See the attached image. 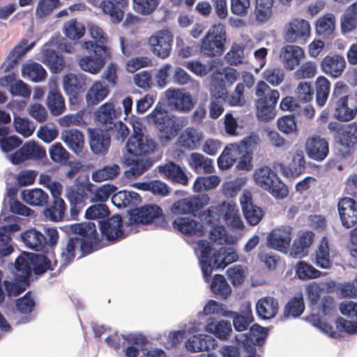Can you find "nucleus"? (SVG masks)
<instances>
[{"mask_svg":"<svg viewBox=\"0 0 357 357\" xmlns=\"http://www.w3.org/2000/svg\"><path fill=\"white\" fill-rule=\"evenodd\" d=\"M71 231L82 238L70 237L63 243L61 251V266L64 267L70 264L75 257L78 247L84 255H89L96 250L100 239L95 223L91 222L75 223L70 226Z\"/></svg>","mask_w":357,"mask_h":357,"instance_id":"1","label":"nucleus"},{"mask_svg":"<svg viewBox=\"0 0 357 357\" xmlns=\"http://www.w3.org/2000/svg\"><path fill=\"white\" fill-rule=\"evenodd\" d=\"M227 40L225 27L222 24L213 25L202 38L199 52L204 56L213 58L221 56L225 52Z\"/></svg>","mask_w":357,"mask_h":357,"instance_id":"2","label":"nucleus"},{"mask_svg":"<svg viewBox=\"0 0 357 357\" xmlns=\"http://www.w3.org/2000/svg\"><path fill=\"white\" fill-rule=\"evenodd\" d=\"M255 94L259 97L257 100V116L261 121H267L276 115L275 106L280 98L278 90L271 89L264 81L257 83Z\"/></svg>","mask_w":357,"mask_h":357,"instance_id":"3","label":"nucleus"},{"mask_svg":"<svg viewBox=\"0 0 357 357\" xmlns=\"http://www.w3.org/2000/svg\"><path fill=\"white\" fill-rule=\"evenodd\" d=\"M158 130V135L162 144L167 143L174 138L181 130V125L176 117L157 105L150 114Z\"/></svg>","mask_w":357,"mask_h":357,"instance_id":"4","label":"nucleus"},{"mask_svg":"<svg viewBox=\"0 0 357 357\" xmlns=\"http://www.w3.org/2000/svg\"><path fill=\"white\" fill-rule=\"evenodd\" d=\"M328 128L337 134V143L340 145V153L342 158L351 155L357 144V123L354 122L344 126L331 121Z\"/></svg>","mask_w":357,"mask_h":357,"instance_id":"5","label":"nucleus"},{"mask_svg":"<svg viewBox=\"0 0 357 357\" xmlns=\"http://www.w3.org/2000/svg\"><path fill=\"white\" fill-rule=\"evenodd\" d=\"M256 183L269 192L276 198L283 199L288 195L289 190L277 174L268 167H262L254 174Z\"/></svg>","mask_w":357,"mask_h":357,"instance_id":"6","label":"nucleus"},{"mask_svg":"<svg viewBox=\"0 0 357 357\" xmlns=\"http://www.w3.org/2000/svg\"><path fill=\"white\" fill-rule=\"evenodd\" d=\"M82 47L87 50H93L96 57L85 56L80 58V68L91 74L98 73L105 66L106 59L110 57V49L107 46H97L91 40L84 42Z\"/></svg>","mask_w":357,"mask_h":357,"instance_id":"7","label":"nucleus"},{"mask_svg":"<svg viewBox=\"0 0 357 357\" xmlns=\"http://www.w3.org/2000/svg\"><path fill=\"white\" fill-rule=\"evenodd\" d=\"M210 102L208 105L209 116L213 119H218L224 112V104L226 102L227 90L222 74L213 75Z\"/></svg>","mask_w":357,"mask_h":357,"instance_id":"8","label":"nucleus"},{"mask_svg":"<svg viewBox=\"0 0 357 357\" xmlns=\"http://www.w3.org/2000/svg\"><path fill=\"white\" fill-rule=\"evenodd\" d=\"M310 22L302 18H294L284 28L283 37L286 42L305 45L310 37Z\"/></svg>","mask_w":357,"mask_h":357,"instance_id":"9","label":"nucleus"},{"mask_svg":"<svg viewBox=\"0 0 357 357\" xmlns=\"http://www.w3.org/2000/svg\"><path fill=\"white\" fill-rule=\"evenodd\" d=\"M128 152L135 156L146 157L153 153L157 144L153 139L142 132H135L128 138L126 144Z\"/></svg>","mask_w":357,"mask_h":357,"instance_id":"10","label":"nucleus"},{"mask_svg":"<svg viewBox=\"0 0 357 357\" xmlns=\"http://www.w3.org/2000/svg\"><path fill=\"white\" fill-rule=\"evenodd\" d=\"M209 199L206 194L181 199L173 204L172 211L175 214H191L196 216L197 213L208 204Z\"/></svg>","mask_w":357,"mask_h":357,"instance_id":"11","label":"nucleus"},{"mask_svg":"<svg viewBox=\"0 0 357 357\" xmlns=\"http://www.w3.org/2000/svg\"><path fill=\"white\" fill-rule=\"evenodd\" d=\"M172 43L173 36L167 30L158 31L149 39V43L153 54L162 59L169 56Z\"/></svg>","mask_w":357,"mask_h":357,"instance_id":"12","label":"nucleus"},{"mask_svg":"<svg viewBox=\"0 0 357 357\" xmlns=\"http://www.w3.org/2000/svg\"><path fill=\"white\" fill-rule=\"evenodd\" d=\"M46 156L43 148L35 142H26L20 149L10 155V160L14 165H19L29 160H40Z\"/></svg>","mask_w":357,"mask_h":357,"instance_id":"13","label":"nucleus"},{"mask_svg":"<svg viewBox=\"0 0 357 357\" xmlns=\"http://www.w3.org/2000/svg\"><path fill=\"white\" fill-rule=\"evenodd\" d=\"M292 229L282 227L273 229L267 236V246L282 253H287L291 241Z\"/></svg>","mask_w":357,"mask_h":357,"instance_id":"14","label":"nucleus"},{"mask_svg":"<svg viewBox=\"0 0 357 357\" xmlns=\"http://www.w3.org/2000/svg\"><path fill=\"white\" fill-rule=\"evenodd\" d=\"M305 150L309 158L321 162L326 158L329 153V143L325 138L319 135H313L307 139Z\"/></svg>","mask_w":357,"mask_h":357,"instance_id":"15","label":"nucleus"},{"mask_svg":"<svg viewBox=\"0 0 357 357\" xmlns=\"http://www.w3.org/2000/svg\"><path fill=\"white\" fill-rule=\"evenodd\" d=\"M337 209L344 227L350 229L357 224V202L353 198L340 199Z\"/></svg>","mask_w":357,"mask_h":357,"instance_id":"16","label":"nucleus"},{"mask_svg":"<svg viewBox=\"0 0 357 357\" xmlns=\"http://www.w3.org/2000/svg\"><path fill=\"white\" fill-rule=\"evenodd\" d=\"M123 219L120 215L116 214L106 220L100 221V229L102 236L108 241H114L125 237L123 229Z\"/></svg>","mask_w":357,"mask_h":357,"instance_id":"17","label":"nucleus"},{"mask_svg":"<svg viewBox=\"0 0 357 357\" xmlns=\"http://www.w3.org/2000/svg\"><path fill=\"white\" fill-rule=\"evenodd\" d=\"M169 106L179 112H188L195 105L191 95L180 89H168L165 92Z\"/></svg>","mask_w":357,"mask_h":357,"instance_id":"18","label":"nucleus"},{"mask_svg":"<svg viewBox=\"0 0 357 357\" xmlns=\"http://www.w3.org/2000/svg\"><path fill=\"white\" fill-rule=\"evenodd\" d=\"M306 161L302 151H296L288 164L281 163L280 169L282 174L286 178H295L305 172Z\"/></svg>","mask_w":357,"mask_h":357,"instance_id":"19","label":"nucleus"},{"mask_svg":"<svg viewBox=\"0 0 357 357\" xmlns=\"http://www.w3.org/2000/svg\"><path fill=\"white\" fill-rule=\"evenodd\" d=\"M121 115V108H116L112 102L108 101L102 104L97 110L96 119L107 130H113L114 126H115L117 122V118Z\"/></svg>","mask_w":357,"mask_h":357,"instance_id":"20","label":"nucleus"},{"mask_svg":"<svg viewBox=\"0 0 357 357\" xmlns=\"http://www.w3.org/2000/svg\"><path fill=\"white\" fill-rule=\"evenodd\" d=\"M89 144L91 151L96 154H105L110 146L111 137L107 130L100 128L89 130Z\"/></svg>","mask_w":357,"mask_h":357,"instance_id":"21","label":"nucleus"},{"mask_svg":"<svg viewBox=\"0 0 357 357\" xmlns=\"http://www.w3.org/2000/svg\"><path fill=\"white\" fill-rule=\"evenodd\" d=\"M304 56L303 48L294 45H284L280 53V59L284 67L288 70H292L299 66Z\"/></svg>","mask_w":357,"mask_h":357,"instance_id":"22","label":"nucleus"},{"mask_svg":"<svg viewBox=\"0 0 357 357\" xmlns=\"http://www.w3.org/2000/svg\"><path fill=\"white\" fill-rule=\"evenodd\" d=\"M87 89L86 77L82 75L67 74L63 77V89L70 98L78 99Z\"/></svg>","mask_w":357,"mask_h":357,"instance_id":"23","label":"nucleus"},{"mask_svg":"<svg viewBox=\"0 0 357 357\" xmlns=\"http://www.w3.org/2000/svg\"><path fill=\"white\" fill-rule=\"evenodd\" d=\"M241 204L244 217L250 225H257L264 216L261 208L252 203V195L250 192L243 193L241 198Z\"/></svg>","mask_w":357,"mask_h":357,"instance_id":"24","label":"nucleus"},{"mask_svg":"<svg viewBox=\"0 0 357 357\" xmlns=\"http://www.w3.org/2000/svg\"><path fill=\"white\" fill-rule=\"evenodd\" d=\"M321 69L333 78L340 77L346 67V61L342 56L335 54L326 56L321 61Z\"/></svg>","mask_w":357,"mask_h":357,"instance_id":"25","label":"nucleus"},{"mask_svg":"<svg viewBox=\"0 0 357 357\" xmlns=\"http://www.w3.org/2000/svg\"><path fill=\"white\" fill-rule=\"evenodd\" d=\"M158 172L167 179L178 184L186 185L188 183V177L178 164L169 161L162 165L158 166Z\"/></svg>","mask_w":357,"mask_h":357,"instance_id":"26","label":"nucleus"},{"mask_svg":"<svg viewBox=\"0 0 357 357\" xmlns=\"http://www.w3.org/2000/svg\"><path fill=\"white\" fill-rule=\"evenodd\" d=\"M66 197L70 202V216L75 220L85 204L87 197L85 189L82 186L70 187L67 190Z\"/></svg>","mask_w":357,"mask_h":357,"instance_id":"27","label":"nucleus"},{"mask_svg":"<svg viewBox=\"0 0 357 357\" xmlns=\"http://www.w3.org/2000/svg\"><path fill=\"white\" fill-rule=\"evenodd\" d=\"M128 0H103L100 2L99 8L102 12L109 15L111 21L119 24L124 17L123 8L127 6Z\"/></svg>","mask_w":357,"mask_h":357,"instance_id":"28","label":"nucleus"},{"mask_svg":"<svg viewBox=\"0 0 357 357\" xmlns=\"http://www.w3.org/2000/svg\"><path fill=\"white\" fill-rule=\"evenodd\" d=\"M349 97L339 99L336 102L329 105L333 109V116L342 122H349L357 115V105L349 107Z\"/></svg>","mask_w":357,"mask_h":357,"instance_id":"29","label":"nucleus"},{"mask_svg":"<svg viewBox=\"0 0 357 357\" xmlns=\"http://www.w3.org/2000/svg\"><path fill=\"white\" fill-rule=\"evenodd\" d=\"M185 347L191 352L209 351L217 347V342L211 336L205 334L194 335L188 339Z\"/></svg>","mask_w":357,"mask_h":357,"instance_id":"30","label":"nucleus"},{"mask_svg":"<svg viewBox=\"0 0 357 357\" xmlns=\"http://www.w3.org/2000/svg\"><path fill=\"white\" fill-rule=\"evenodd\" d=\"M197 245L200 251L199 263L203 276L205 281L208 282L213 271L212 247L206 240H199L197 243Z\"/></svg>","mask_w":357,"mask_h":357,"instance_id":"31","label":"nucleus"},{"mask_svg":"<svg viewBox=\"0 0 357 357\" xmlns=\"http://www.w3.org/2000/svg\"><path fill=\"white\" fill-rule=\"evenodd\" d=\"M279 310V304L273 296H265L258 300L256 303L257 316L264 320L274 318Z\"/></svg>","mask_w":357,"mask_h":357,"instance_id":"32","label":"nucleus"},{"mask_svg":"<svg viewBox=\"0 0 357 357\" xmlns=\"http://www.w3.org/2000/svg\"><path fill=\"white\" fill-rule=\"evenodd\" d=\"M174 227L188 236H202L204 234L203 225L189 218H177L173 222Z\"/></svg>","mask_w":357,"mask_h":357,"instance_id":"33","label":"nucleus"},{"mask_svg":"<svg viewBox=\"0 0 357 357\" xmlns=\"http://www.w3.org/2000/svg\"><path fill=\"white\" fill-rule=\"evenodd\" d=\"M20 229L17 223L3 225L0 227V258L7 257L12 254L14 248L11 244V234Z\"/></svg>","mask_w":357,"mask_h":357,"instance_id":"34","label":"nucleus"},{"mask_svg":"<svg viewBox=\"0 0 357 357\" xmlns=\"http://www.w3.org/2000/svg\"><path fill=\"white\" fill-rule=\"evenodd\" d=\"M21 238L26 248L34 251H43L47 245L45 236L36 229H30L21 234Z\"/></svg>","mask_w":357,"mask_h":357,"instance_id":"35","label":"nucleus"},{"mask_svg":"<svg viewBox=\"0 0 357 357\" xmlns=\"http://www.w3.org/2000/svg\"><path fill=\"white\" fill-rule=\"evenodd\" d=\"M314 234L307 231L296 239L291 246L290 255L294 258H302L308 254L309 248L313 243Z\"/></svg>","mask_w":357,"mask_h":357,"instance_id":"36","label":"nucleus"},{"mask_svg":"<svg viewBox=\"0 0 357 357\" xmlns=\"http://www.w3.org/2000/svg\"><path fill=\"white\" fill-rule=\"evenodd\" d=\"M135 222L149 224L162 216V210L155 204L145 205L136 210L132 214Z\"/></svg>","mask_w":357,"mask_h":357,"instance_id":"37","label":"nucleus"},{"mask_svg":"<svg viewBox=\"0 0 357 357\" xmlns=\"http://www.w3.org/2000/svg\"><path fill=\"white\" fill-rule=\"evenodd\" d=\"M203 138L202 134L193 127L185 129L178 138V144L181 148L193 150L199 145Z\"/></svg>","mask_w":357,"mask_h":357,"instance_id":"38","label":"nucleus"},{"mask_svg":"<svg viewBox=\"0 0 357 357\" xmlns=\"http://www.w3.org/2000/svg\"><path fill=\"white\" fill-rule=\"evenodd\" d=\"M61 139L75 153H80L84 147V135L77 129L63 130L61 132Z\"/></svg>","mask_w":357,"mask_h":357,"instance_id":"39","label":"nucleus"},{"mask_svg":"<svg viewBox=\"0 0 357 357\" xmlns=\"http://www.w3.org/2000/svg\"><path fill=\"white\" fill-rule=\"evenodd\" d=\"M46 105L53 116H59L66 110L65 99L61 93L57 89H52L49 91Z\"/></svg>","mask_w":357,"mask_h":357,"instance_id":"40","label":"nucleus"},{"mask_svg":"<svg viewBox=\"0 0 357 357\" xmlns=\"http://www.w3.org/2000/svg\"><path fill=\"white\" fill-rule=\"evenodd\" d=\"M32 262L31 259L27 256H19L15 261V279L19 282L28 284L29 278L31 276Z\"/></svg>","mask_w":357,"mask_h":357,"instance_id":"41","label":"nucleus"},{"mask_svg":"<svg viewBox=\"0 0 357 357\" xmlns=\"http://www.w3.org/2000/svg\"><path fill=\"white\" fill-rule=\"evenodd\" d=\"M331 83L324 76L320 75L314 82V93L317 106H324L328 99L331 92Z\"/></svg>","mask_w":357,"mask_h":357,"instance_id":"42","label":"nucleus"},{"mask_svg":"<svg viewBox=\"0 0 357 357\" xmlns=\"http://www.w3.org/2000/svg\"><path fill=\"white\" fill-rule=\"evenodd\" d=\"M141 201L139 195L134 191L121 190L112 197V203L119 208L136 206Z\"/></svg>","mask_w":357,"mask_h":357,"instance_id":"43","label":"nucleus"},{"mask_svg":"<svg viewBox=\"0 0 357 357\" xmlns=\"http://www.w3.org/2000/svg\"><path fill=\"white\" fill-rule=\"evenodd\" d=\"M189 165L197 173L211 174L214 171L213 160L196 152L190 155Z\"/></svg>","mask_w":357,"mask_h":357,"instance_id":"44","label":"nucleus"},{"mask_svg":"<svg viewBox=\"0 0 357 357\" xmlns=\"http://www.w3.org/2000/svg\"><path fill=\"white\" fill-rule=\"evenodd\" d=\"M240 146L237 144H231L229 146H226L218 158V165L220 169H227L230 168L238 160V156L241 153Z\"/></svg>","mask_w":357,"mask_h":357,"instance_id":"45","label":"nucleus"},{"mask_svg":"<svg viewBox=\"0 0 357 357\" xmlns=\"http://www.w3.org/2000/svg\"><path fill=\"white\" fill-rule=\"evenodd\" d=\"M357 27V1L351 4L340 19V29L343 33H350Z\"/></svg>","mask_w":357,"mask_h":357,"instance_id":"46","label":"nucleus"},{"mask_svg":"<svg viewBox=\"0 0 357 357\" xmlns=\"http://www.w3.org/2000/svg\"><path fill=\"white\" fill-rule=\"evenodd\" d=\"M335 27V17L332 13H326L320 17L315 24L317 35L326 38L333 35Z\"/></svg>","mask_w":357,"mask_h":357,"instance_id":"47","label":"nucleus"},{"mask_svg":"<svg viewBox=\"0 0 357 357\" xmlns=\"http://www.w3.org/2000/svg\"><path fill=\"white\" fill-rule=\"evenodd\" d=\"M233 317V325L238 331H244L248 329L249 326L254 321L252 309L250 305L241 310L240 312H231Z\"/></svg>","mask_w":357,"mask_h":357,"instance_id":"48","label":"nucleus"},{"mask_svg":"<svg viewBox=\"0 0 357 357\" xmlns=\"http://www.w3.org/2000/svg\"><path fill=\"white\" fill-rule=\"evenodd\" d=\"M43 63H45L54 73L61 72L66 66L63 56L53 50L46 49L43 52Z\"/></svg>","mask_w":357,"mask_h":357,"instance_id":"49","label":"nucleus"},{"mask_svg":"<svg viewBox=\"0 0 357 357\" xmlns=\"http://www.w3.org/2000/svg\"><path fill=\"white\" fill-rule=\"evenodd\" d=\"M314 264L321 268H329L332 262L330 257V248L326 237L322 238L315 251Z\"/></svg>","mask_w":357,"mask_h":357,"instance_id":"50","label":"nucleus"},{"mask_svg":"<svg viewBox=\"0 0 357 357\" xmlns=\"http://www.w3.org/2000/svg\"><path fill=\"white\" fill-rule=\"evenodd\" d=\"M48 198V195L39 188L25 190L22 192V199L31 206H45L47 204Z\"/></svg>","mask_w":357,"mask_h":357,"instance_id":"51","label":"nucleus"},{"mask_svg":"<svg viewBox=\"0 0 357 357\" xmlns=\"http://www.w3.org/2000/svg\"><path fill=\"white\" fill-rule=\"evenodd\" d=\"M108 94V87L104 86L101 82H96L87 91L86 100L89 105H95L102 101Z\"/></svg>","mask_w":357,"mask_h":357,"instance_id":"52","label":"nucleus"},{"mask_svg":"<svg viewBox=\"0 0 357 357\" xmlns=\"http://www.w3.org/2000/svg\"><path fill=\"white\" fill-rule=\"evenodd\" d=\"M36 305L33 295L31 291H27L23 296L15 301V311L20 314L28 316L34 311Z\"/></svg>","mask_w":357,"mask_h":357,"instance_id":"53","label":"nucleus"},{"mask_svg":"<svg viewBox=\"0 0 357 357\" xmlns=\"http://www.w3.org/2000/svg\"><path fill=\"white\" fill-rule=\"evenodd\" d=\"M305 310L303 296L299 293L291 298L284 308L283 314L286 317L296 318L301 315Z\"/></svg>","mask_w":357,"mask_h":357,"instance_id":"54","label":"nucleus"},{"mask_svg":"<svg viewBox=\"0 0 357 357\" xmlns=\"http://www.w3.org/2000/svg\"><path fill=\"white\" fill-rule=\"evenodd\" d=\"M66 208V204L63 199H53L52 204L45 208V215L50 220L59 222L63 220Z\"/></svg>","mask_w":357,"mask_h":357,"instance_id":"55","label":"nucleus"},{"mask_svg":"<svg viewBox=\"0 0 357 357\" xmlns=\"http://www.w3.org/2000/svg\"><path fill=\"white\" fill-rule=\"evenodd\" d=\"M274 0H255V14L257 21L266 22L273 14Z\"/></svg>","mask_w":357,"mask_h":357,"instance_id":"56","label":"nucleus"},{"mask_svg":"<svg viewBox=\"0 0 357 357\" xmlns=\"http://www.w3.org/2000/svg\"><path fill=\"white\" fill-rule=\"evenodd\" d=\"M206 331L212 333L220 340H227L231 332V326L229 321L222 320L218 322H211L206 326Z\"/></svg>","mask_w":357,"mask_h":357,"instance_id":"57","label":"nucleus"},{"mask_svg":"<svg viewBox=\"0 0 357 357\" xmlns=\"http://www.w3.org/2000/svg\"><path fill=\"white\" fill-rule=\"evenodd\" d=\"M211 289L213 294L223 299H226L231 293V287L225 277L220 274L213 276Z\"/></svg>","mask_w":357,"mask_h":357,"instance_id":"58","label":"nucleus"},{"mask_svg":"<svg viewBox=\"0 0 357 357\" xmlns=\"http://www.w3.org/2000/svg\"><path fill=\"white\" fill-rule=\"evenodd\" d=\"M224 220L228 227L241 229L243 227L238 209L235 204H228L224 213Z\"/></svg>","mask_w":357,"mask_h":357,"instance_id":"59","label":"nucleus"},{"mask_svg":"<svg viewBox=\"0 0 357 357\" xmlns=\"http://www.w3.org/2000/svg\"><path fill=\"white\" fill-rule=\"evenodd\" d=\"M120 173V167L116 164L111 166H105L102 168L95 170L91 175L92 180L95 182H102L115 178Z\"/></svg>","mask_w":357,"mask_h":357,"instance_id":"60","label":"nucleus"},{"mask_svg":"<svg viewBox=\"0 0 357 357\" xmlns=\"http://www.w3.org/2000/svg\"><path fill=\"white\" fill-rule=\"evenodd\" d=\"M296 274L301 280L315 279L321 276L320 271L304 261H299L296 265Z\"/></svg>","mask_w":357,"mask_h":357,"instance_id":"61","label":"nucleus"},{"mask_svg":"<svg viewBox=\"0 0 357 357\" xmlns=\"http://www.w3.org/2000/svg\"><path fill=\"white\" fill-rule=\"evenodd\" d=\"M13 126L15 131L24 137L32 135L36 129V126L28 118L20 116H14Z\"/></svg>","mask_w":357,"mask_h":357,"instance_id":"62","label":"nucleus"},{"mask_svg":"<svg viewBox=\"0 0 357 357\" xmlns=\"http://www.w3.org/2000/svg\"><path fill=\"white\" fill-rule=\"evenodd\" d=\"M220 182L217 176L197 177L194 182L193 189L195 192H200L215 188Z\"/></svg>","mask_w":357,"mask_h":357,"instance_id":"63","label":"nucleus"},{"mask_svg":"<svg viewBox=\"0 0 357 357\" xmlns=\"http://www.w3.org/2000/svg\"><path fill=\"white\" fill-rule=\"evenodd\" d=\"M22 72L31 81L38 82L47 77V72L42 65L38 63L26 64L23 67Z\"/></svg>","mask_w":357,"mask_h":357,"instance_id":"64","label":"nucleus"}]
</instances>
